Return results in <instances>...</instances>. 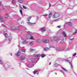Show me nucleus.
<instances>
[{
	"label": "nucleus",
	"mask_w": 77,
	"mask_h": 77,
	"mask_svg": "<svg viewBox=\"0 0 77 77\" xmlns=\"http://www.w3.org/2000/svg\"><path fill=\"white\" fill-rule=\"evenodd\" d=\"M27 35H26V38L27 39H29L30 38H29V36H31L32 35V32L29 31L27 32Z\"/></svg>",
	"instance_id": "1"
},
{
	"label": "nucleus",
	"mask_w": 77,
	"mask_h": 77,
	"mask_svg": "<svg viewBox=\"0 0 77 77\" xmlns=\"http://www.w3.org/2000/svg\"><path fill=\"white\" fill-rule=\"evenodd\" d=\"M60 14L56 13L53 15V17L54 18H58V17H60Z\"/></svg>",
	"instance_id": "2"
},
{
	"label": "nucleus",
	"mask_w": 77,
	"mask_h": 77,
	"mask_svg": "<svg viewBox=\"0 0 77 77\" xmlns=\"http://www.w3.org/2000/svg\"><path fill=\"white\" fill-rule=\"evenodd\" d=\"M65 62H69V64L71 65V67H72V61H69V60H65Z\"/></svg>",
	"instance_id": "3"
},
{
	"label": "nucleus",
	"mask_w": 77,
	"mask_h": 77,
	"mask_svg": "<svg viewBox=\"0 0 77 77\" xmlns=\"http://www.w3.org/2000/svg\"><path fill=\"white\" fill-rule=\"evenodd\" d=\"M34 56H35L36 58H37V59H38V60L39 59V57L41 56V55L40 54H38L37 55H35V54H34Z\"/></svg>",
	"instance_id": "4"
},
{
	"label": "nucleus",
	"mask_w": 77,
	"mask_h": 77,
	"mask_svg": "<svg viewBox=\"0 0 77 77\" xmlns=\"http://www.w3.org/2000/svg\"><path fill=\"white\" fill-rule=\"evenodd\" d=\"M57 41H58V38H57L55 37V38H51V41H54V40Z\"/></svg>",
	"instance_id": "5"
},
{
	"label": "nucleus",
	"mask_w": 77,
	"mask_h": 77,
	"mask_svg": "<svg viewBox=\"0 0 77 77\" xmlns=\"http://www.w3.org/2000/svg\"><path fill=\"white\" fill-rule=\"evenodd\" d=\"M41 32H45V28L43 27L42 28H40Z\"/></svg>",
	"instance_id": "6"
},
{
	"label": "nucleus",
	"mask_w": 77,
	"mask_h": 77,
	"mask_svg": "<svg viewBox=\"0 0 77 77\" xmlns=\"http://www.w3.org/2000/svg\"><path fill=\"white\" fill-rule=\"evenodd\" d=\"M11 30H16L17 29V27H15L14 26H13L11 28Z\"/></svg>",
	"instance_id": "7"
},
{
	"label": "nucleus",
	"mask_w": 77,
	"mask_h": 77,
	"mask_svg": "<svg viewBox=\"0 0 77 77\" xmlns=\"http://www.w3.org/2000/svg\"><path fill=\"white\" fill-rule=\"evenodd\" d=\"M21 39H22V40H23V44H26L27 43V41H26V40H24V38H21Z\"/></svg>",
	"instance_id": "8"
},
{
	"label": "nucleus",
	"mask_w": 77,
	"mask_h": 77,
	"mask_svg": "<svg viewBox=\"0 0 77 77\" xmlns=\"http://www.w3.org/2000/svg\"><path fill=\"white\" fill-rule=\"evenodd\" d=\"M21 54V52L20 51H18L15 54V55L16 56H19Z\"/></svg>",
	"instance_id": "9"
},
{
	"label": "nucleus",
	"mask_w": 77,
	"mask_h": 77,
	"mask_svg": "<svg viewBox=\"0 0 77 77\" xmlns=\"http://www.w3.org/2000/svg\"><path fill=\"white\" fill-rule=\"evenodd\" d=\"M43 42L44 43H48L50 42V41L48 40H43Z\"/></svg>",
	"instance_id": "10"
},
{
	"label": "nucleus",
	"mask_w": 77,
	"mask_h": 77,
	"mask_svg": "<svg viewBox=\"0 0 77 77\" xmlns=\"http://www.w3.org/2000/svg\"><path fill=\"white\" fill-rule=\"evenodd\" d=\"M3 17L2 16H0V22L1 23L3 22Z\"/></svg>",
	"instance_id": "11"
},
{
	"label": "nucleus",
	"mask_w": 77,
	"mask_h": 77,
	"mask_svg": "<svg viewBox=\"0 0 77 77\" xmlns=\"http://www.w3.org/2000/svg\"><path fill=\"white\" fill-rule=\"evenodd\" d=\"M20 59L21 60H24V59H26V57H24L21 56L20 57Z\"/></svg>",
	"instance_id": "12"
},
{
	"label": "nucleus",
	"mask_w": 77,
	"mask_h": 77,
	"mask_svg": "<svg viewBox=\"0 0 77 77\" xmlns=\"http://www.w3.org/2000/svg\"><path fill=\"white\" fill-rule=\"evenodd\" d=\"M27 66V67H28L29 68H32V66H34V65L29 64V65H28Z\"/></svg>",
	"instance_id": "13"
},
{
	"label": "nucleus",
	"mask_w": 77,
	"mask_h": 77,
	"mask_svg": "<svg viewBox=\"0 0 77 77\" xmlns=\"http://www.w3.org/2000/svg\"><path fill=\"white\" fill-rule=\"evenodd\" d=\"M69 39L70 41H72L74 39V37L73 36H70L69 38Z\"/></svg>",
	"instance_id": "14"
},
{
	"label": "nucleus",
	"mask_w": 77,
	"mask_h": 77,
	"mask_svg": "<svg viewBox=\"0 0 77 77\" xmlns=\"http://www.w3.org/2000/svg\"><path fill=\"white\" fill-rule=\"evenodd\" d=\"M62 34L63 35V36H64V37H66V36H67L66 35V32H62Z\"/></svg>",
	"instance_id": "15"
},
{
	"label": "nucleus",
	"mask_w": 77,
	"mask_h": 77,
	"mask_svg": "<svg viewBox=\"0 0 77 77\" xmlns=\"http://www.w3.org/2000/svg\"><path fill=\"white\" fill-rule=\"evenodd\" d=\"M58 66H59V64L57 63H55L54 64V67H57Z\"/></svg>",
	"instance_id": "16"
},
{
	"label": "nucleus",
	"mask_w": 77,
	"mask_h": 77,
	"mask_svg": "<svg viewBox=\"0 0 77 77\" xmlns=\"http://www.w3.org/2000/svg\"><path fill=\"white\" fill-rule=\"evenodd\" d=\"M8 38L9 41H11V39H12V37H11V35H10V36H8Z\"/></svg>",
	"instance_id": "17"
},
{
	"label": "nucleus",
	"mask_w": 77,
	"mask_h": 77,
	"mask_svg": "<svg viewBox=\"0 0 77 77\" xmlns=\"http://www.w3.org/2000/svg\"><path fill=\"white\" fill-rule=\"evenodd\" d=\"M56 50L58 51H62V49L60 48H57L56 49Z\"/></svg>",
	"instance_id": "18"
},
{
	"label": "nucleus",
	"mask_w": 77,
	"mask_h": 77,
	"mask_svg": "<svg viewBox=\"0 0 77 77\" xmlns=\"http://www.w3.org/2000/svg\"><path fill=\"white\" fill-rule=\"evenodd\" d=\"M27 23L29 25H33V24H35V23H32L30 22H28Z\"/></svg>",
	"instance_id": "19"
},
{
	"label": "nucleus",
	"mask_w": 77,
	"mask_h": 77,
	"mask_svg": "<svg viewBox=\"0 0 77 77\" xmlns=\"http://www.w3.org/2000/svg\"><path fill=\"white\" fill-rule=\"evenodd\" d=\"M31 60L32 62V63H34V62H35V59L34 58H32L31 59Z\"/></svg>",
	"instance_id": "20"
},
{
	"label": "nucleus",
	"mask_w": 77,
	"mask_h": 77,
	"mask_svg": "<svg viewBox=\"0 0 77 77\" xmlns=\"http://www.w3.org/2000/svg\"><path fill=\"white\" fill-rule=\"evenodd\" d=\"M67 24L68 25H69V26H72V23L70 22H69L67 23Z\"/></svg>",
	"instance_id": "21"
},
{
	"label": "nucleus",
	"mask_w": 77,
	"mask_h": 77,
	"mask_svg": "<svg viewBox=\"0 0 77 77\" xmlns=\"http://www.w3.org/2000/svg\"><path fill=\"white\" fill-rule=\"evenodd\" d=\"M44 50L45 51H47L49 50H50V49L48 48H44Z\"/></svg>",
	"instance_id": "22"
},
{
	"label": "nucleus",
	"mask_w": 77,
	"mask_h": 77,
	"mask_svg": "<svg viewBox=\"0 0 77 77\" xmlns=\"http://www.w3.org/2000/svg\"><path fill=\"white\" fill-rule=\"evenodd\" d=\"M51 15H52V13H50L49 14V18H50L51 17Z\"/></svg>",
	"instance_id": "23"
},
{
	"label": "nucleus",
	"mask_w": 77,
	"mask_h": 77,
	"mask_svg": "<svg viewBox=\"0 0 77 77\" xmlns=\"http://www.w3.org/2000/svg\"><path fill=\"white\" fill-rule=\"evenodd\" d=\"M31 18H32V17L29 16L28 18V21H29L30 20V19H31Z\"/></svg>",
	"instance_id": "24"
},
{
	"label": "nucleus",
	"mask_w": 77,
	"mask_h": 77,
	"mask_svg": "<svg viewBox=\"0 0 77 77\" xmlns=\"http://www.w3.org/2000/svg\"><path fill=\"white\" fill-rule=\"evenodd\" d=\"M61 68H62V69H63V70H64L65 71H66V72H67V70L66 69H65V68H64L62 67H61Z\"/></svg>",
	"instance_id": "25"
},
{
	"label": "nucleus",
	"mask_w": 77,
	"mask_h": 77,
	"mask_svg": "<svg viewBox=\"0 0 77 77\" xmlns=\"http://www.w3.org/2000/svg\"><path fill=\"white\" fill-rule=\"evenodd\" d=\"M4 36H5V38H7L8 37V34L6 33H4Z\"/></svg>",
	"instance_id": "26"
},
{
	"label": "nucleus",
	"mask_w": 77,
	"mask_h": 77,
	"mask_svg": "<svg viewBox=\"0 0 77 77\" xmlns=\"http://www.w3.org/2000/svg\"><path fill=\"white\" fill-rule=\"evenodd\" d=\"M34 51H35V50H34L32 48H31L30 49V52H34Z\"/></svg>",
	"instance_id": "27"
},
{
	"label": "nucleus",
	"mask_w": 77,
	"mask_h": 77,
	"mask_svg": "<svg viewBox=\"0 0 77 77\" xmlns=\"http://www.w3.org/2000/svg\"><path fill=\"white\" fill-rule=\"evenodd\" d=\"M29 44L30 45H33V42H30Z\"/></svg>",
	"instance_id": "28"
},
{
	"label": "nucleus",
	"mask_w": 77,
	"mask_h": 77,
	"mask_svg": "<svg viewBox=\"0 0 77 77\" xmlns=\"http://www.w3.org/2000/svg\"><path fill=\"white\" fill-rule=\"evenodd\" d=\"M38 72V70H35L34 71V72H33L34 74H35L36 73H37V72Z\"/></svg>",
	"instance_id": "29"
},
{
	"label": "nucleus",
	"mask_w": 77,
	"mask_h": 77,
	"mask_svg": "<svg viewBox=\"0 0 77 77\" xmlns=\"http://www.w3.org/2000/svg\"><path fill=\"white\" fill-rule=\"evenodd\" d=\"M36 42L38 43H40V42H41V40H36Z\"/></svg>",
	"instance_id": "30"
},
{
	"label": "nucleus",
	"mask_w": 77,
	"mask_h": 77,
	"mask_svg": "<svg viewBox=\"0 0 77 77\" xmlns=\"http://www.w3.org/2000/svg\"><path fill=\"white\" fill-rule=\"evenodd\" d=\"M20 13L21 14V15H23V11H22V10H20Z\"/></svg>",
	"instance_id": "31"
},
{
	"label": "nucleus",
	"mask_w": 77,
	"mask_h": 77,
	"mask_svg": "<svg viewBox=\"0 0 77 77\" xmlns=\"http://www.w3.org/2000/svg\"><path fill=\"white\" fill-rule=\"evenodd\" d=\"M21 51H22V52H25V50L23 49H21Z\"/></svg>",
	"instance_id": "32"
},
{
	"label": "nucleus",
	"mask_w": 77,
	"mask_h": 77,
	"mask_svg": "<svg viewBox=\"0 0 77 77\" xmlns=\"http://www.w3.org/2000/svg\"><path fill=\"white\" fill-rule=\"evenodd\" d=\"M3 31L4 32H7V30L6 29H4L3 30Z\"/></svg>",
	"instance_id": "33"
},
{
	"label": "nucleus",
	"mask_w": 77,
	"mask_h": 77,
	"mask_svg": "<svg viewBox=\"0 0 77 77\" xmlns=\"http://www.w3.org/2000/svg\"><path fill=\"white\" fill-rule=\"evenodd\" d=\"M18 2H19V3H21L23 2L22 0H18Z\"/></svg>",
	"instance_id": "34"
},
{
	"label": "nucleus",
	"mask_w": 77,
	"mask_h": 77,
	"mask_svg": "<svg viewBox=\"0 0 77 77\" xmlns=\"http://www.w3.org/2000/svg\"><path fill=\"white\" fill-rule=\"evenodd\" d=\"M41 56L42 57H45V55L44 54H42L41 55Z\"/></svg>",
	"instance_id": "35"
},
{
	"label": "nucleus",
	"mask_w": 77,
	"mask_h": 77,
	"mask_svg": "<svg viewBox=\"0 0 77 77\" xmlns=\"http://www.w3.org/2000/svg\"><path fill=\"white\" fill-rule=\"evenodd\" d=\"M3 63V61L0 59V64H2Z\"/></svg>",
	"instance_id": "36"
},
{
	"label": "nucleus",
	"mask_w": 77,
	"mask_h": 77,
	"mask_svg": "<svg viewBox=\"0 0 77 77\" xmlns=\"http://www.w3.org/2000/svg\"><path fill=\"white\" fill-rule=\"evenodd\" d=\"M50 48H55V47L53 46H50Z\"/></svg>",
	"instance_id": "37"
},
{
	"label": "nucleus",
	"mask_w": 77,
	"mask_h": 77,
	"mask_svg": "<svg viewBox=\"0 0 77 77\" xmlns=\"http://www.w3.org/2000/svg\"><path fill=\"white\" fill-rule=\"evenodd\" d=\"M1 27H6V26H5V25L4 24H2L1 25Z\"/></svg>",
	"instance_id": "38"
},
{
	"label": "nucleus",
	"mask_w": 77,
	"mask_h": 77,
	"mask_svg": "<svg viewBox=\"0 0 77 77\" xmlns=\"http://www.w3.org/2000/svg\"><path fill=\"white\" fill-rule=\"evenodd\" d=\"M77 30H76L73 33V34H76V33H77Z\"/></svg>",
	"instance_id": "39"
},
{
	"label": "nucleus",
	"mask_w": 77,
	"mask_h": 77,
	"mask_svg": "<svg viewBox=\"0 0 77 77\" xmlns=\"http://www.w3.org/2000/svg\"><path fill=\"white\" fill-rule=\"evenodd\" d=\"M58 19H56V20H53V21H57V20H58Z\"/></svg>",
	"instance_id": "40"
},
{
	"label": "nucleus",
	"mask_w": 77,
	"mask_h": 77,
	"mask_svg": "<svg viewBox=\"0 0 77 77\" xmlns=\"http://www.w3.org/2000/svg\"><path fill=\"white\" fill-rule=\"evenodd\" d=\"M30 39H33V36H31L30 38Z\"/></svg>",
	"instance_id": "41"
},
{
	"label": "nucleus",
	"mask_w": 77,
	"mask_h": 77,
	"mask_svg": "<svg viewBox=\"0 0 77 77\" xmlns=\"http://www.w3.org/2000/svg\"><path fill=\"white\" fill-rule=\"evenodd\" d=\"M60 42V43H63V42H64V41H63V40H62Z\"/></svg>",
	"instance_id": "42"
},
{
	"label": "nucleus",
	"mask_w": 77,
	"mask_h": 77,
	"mask_svg": "<svg viewBox=\"0 0 77 77\" xmlns=\"http://www.w3.org/2000/svg\"><path fill=\"white\" fill-rule=\"evenodd\" d=\"M60 72H62V73H63V74H64V72H63V70H60Z\"/></svg>",
	"instance_id": "43"
},
{
	"label": "nucleus",
	"mask_w": 77,
	"mask_h": 77,
	"mask_svg": "<svg viewBox=\"0 0 77 77\" xmlns=\"http://www.w3.org/2000/svg\"><path fill=\"white\" fill-rule=\"evenodd\" d=\"M23 8H24V9H27V8H26V7H25V6H24V5H23Z\"/></svg>",
	"instance_id": "44"
},
{
	"label": "nucleus",
	"mask_w": 77,
	"mask_h": 77,
	"mask_svg": "<svg viewBox=\"0 0 77 77\" xmlns=\"http://www.w3.org/2000/svg\"><path fill=\"white\" fill-rule=\"evenodd\" d=\"M21 18L20 17V18H18L17 20H18V21H19V20H21Z\"/></svg>",
	"instance_id": "45"
},
{
	"label": "nucleus",
	"mask_w": 77,
	"mask_h": 77,
	"mask_svg": "<svg viewBox=\"0 0 77 77\" xmlns=\"http://www.w3.org/2000/svg\"><path fill=\"white\" fill-rule=\"evenodd\" d=\"M57 27H58V28H60L61 26H57Z\"/></svg>",
	"instance_id": "46"
},
{
	"label": "nucleus",
	"mask_w": 77,
	"mask_h": 77,
	"mask_svg": "<svg viewBox=\"0 0 77 77\" xmlns=\"http://www.w3.org/2000/svg\"><path fill=\"white\" fill-rule=\"evenodd\" d=\"M76 53H75V54H73V56H76Z\"/></svg>",
	"instance_id": "47"
},
{
	"label": "nucleus",
	"mask_w": 77,
	"mask_h": 77,
	"mask_svg": "<svg viewBox=\"0 0 77 77\" xmlns=\"http://www.w3.org/2000/svg\"><path fill=\"white\" fill-rule=\"evenodd\" d=\"M69 49H67L66 50H64V51H69Z\"/></svg>",
	"instance_id": "48"
},
{
	"label": "nucleus",
	"mask_w": 77,
	"mask_h": 77,
	"mask_svg": "<svg viewBox=\"0 0 77 77\" xmlns=\"http://www.w3.org/2000/svg\"><path fill=\"white\" fill-rule=\"evenodd\" d=\"M20 8L22 9H23V8H22V7H21V5H19Z\"/></svg>",
	"instance_id": "49"
},
{
	"label": "nucleus",
	"mask_w": 77,
	"mask_h": 77,
	"mask_svg": "<svg viewBox=\"0 0 77 77\" xmlns=\"http://www.w3.org/2000/svg\"><path fill=\"white\" fill-rule=\"evenodd\" d=\"M14 0H12V3H14Z\"/></svg>",
	"instance_id": "50"
},
{
	"label": "nucleus",
	"mask_w": 77,
	"mask_h": 77,
	"mask_svg": "<svg viewBox=\"0 0 77 77\" xmlns=\"http://www.w3.org/2000/svg\"><path fill=\"white\" fill-rule=\"evenodd\" d=\"M6 16H8L9 15L8 14H7L6 15Z\"/></svg>",
	"instance_id": "51"
},
{
	"label": "nucleus",
	"mask_w": 77,
	"mask_h": 77,
	"mask_svg": "<svg viewBox=\"0 0 77 77\" xmlns=\"http://www.w3.org/2000/svg\"><path fill=\"white\" fill-rule=\"evenodd\" d=\"M48 15L47 14H46L44 15V16H47Z\"/></svg>",
	"instance_id": "52"
},
{
	"label": "nucleus",
	"mask_w": 77,
	"mask_h": 77,
	"mask_svg": "<svg viewBox=\"0 0 77 77\" xmlns=\"http://www.w3.org/2000/svg\"><path fill=\"white\" fill-rule=\"evenodd\" d=\"M50 7H51V5H50V4H49V8H50Z\"/></svg>",
	"instance_id": "53"
},
{
	"label": "nucleus",
	"mask_w": 77,
	"mask_h": 77,
	"mask_svg": "<svg viewBox=\"0 0 77 77\" xmlns=\"http://www.w3.org/2000/svg\"><path fill=\"white\" fill-rule=\"evenodd\" d=\"M51 62H50V63H49V65H51Z\"/></svg>",
	"instance_id": "54"
},
{
	"label": "nucleus",
	"mask_w": 77,
	"mask_h": 77,
	"mask_svg": "<svg viewBox=\"0 0 77 77\" xmlns=\"http://www.w3.org/2000/svg\"><path fill=\"white\" fill-rule=\"evenodd\" d=\"M1 5V2H0V6Z\"/></svg>",
	"instance_id": "55"
},
{
	"label": "nucleus",
	"mask_w": 77,
	"mask_h": 77,
	"mask_svg": "<svg viewBox=\"0 0 77 77\" xmlns=\"http://www.w3.org/2000/svg\"><path fill=\"white\" fill-rule=\"evenodd\" d=\"M11 56H12V54H11Z\"/></svg>",
	"instance_id": "56"
},
{
	"label": "nucleus",
	"mask_w": 77,
	"mask_h": 77,
	"mask_svg": "<svg viewBox=\"0 0 77 77\" xmlns=\"http://www.w3.org/2000/svg\"><path fill=\"white\" fill-rule=\"evenodd\" d=\"M37 75H38V73H37Z\"/></svg>",
	"instance_id": "57"
},
{
	"label": "nucleus",
	"mask_w": 77,
	"mask_h": 77,
	"mask_svg": "<svg viewBox=\"0 0 77 77\" xmlns=\"http://www.w3.org/2000/svg\"><path fill=\"white\" fill-rule=\"evenodd\" d=\"M5 18H7V17H5Z\"/></svg>",
	"instance_id": "58"
},
{
	"label": "nucleus",
	"mask_w": 77,
	"mask_h": 77,
	"mask_svg": "<svg viewBox=\"0 0 77 77\" xmlns=\"http://www.w3.org/2000/svg\"><path fill=\"white\" fill-rule=\"evenodd\" d=\"M26 30H27V29H26Z\"/></svg>",
	"instance_id": "59"
},
{
	"label": "nucleus",
	"mask_w": 77,
	"mask_h": 77,
	"mask_svg": "<svg viewBox=\"0 0 77 77\" xmlns=\"http://www.w3.org/2000/svg\"><path fill=\"white\" fill-rule=\"evenodd\" d=\"M38 71H40V70H38Z\"/></svg>",
	"instance_id": "60"
},
{
	"label": "nucleus",
	"mask_w": 77,
	"mask_h": 77,
	"mask_svg": "<svg viewBox=\"0 0 77 77\" xmlns=\"http://www.w3.org/2000/svg\"><path fill=\"white\" fill-rule=\"evenodd\" d=\"M0 33H1V32H0Z\"/></svg>",
	"instance_id": "61"
}]
</instances>
